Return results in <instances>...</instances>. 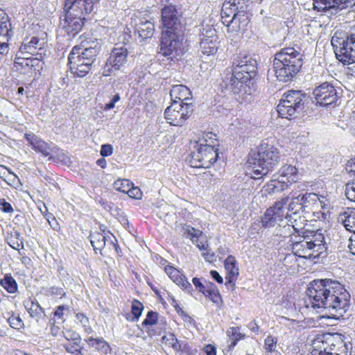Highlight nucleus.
Segmentation results:
<instances>
[{
    "instance_id": "obj_1",
    "label": "nucleus",
    "mask_w": 355,
    "mask_h": 355,
    "mask_svg": "<svg viewBox=\"0 0 355 355\" xmlns=\"http://www.w3.org/2000/svg\"><path fill=\"white\" fill-rule=\"evenodd\" d=\"M309 303L318 312L326 311L328 318L340 320L349 309L350 295L338 281L315 279L306 291Z\"/></svg>"
},
{
    "instance_id": "obj_2",
    "label": "nucleus",
    "mask_w": 355,
    "mask_h": 355,
    "mask_svg": "<svg viewBox=\"0 0 355 355\" xmlns=\"http://www.w3.org/2000/svg\"><path fill=\"white\" fill-rule=\"evenodd\" d=\"M289 199H291L288 205V210L291 214L286 213V220L291 224L284 226V229H288L291 233V229L296 232H300L306 225V220L304 216H301L300 211L304 214L312 212L315 208L319 206L323 207V200L324 197L320 198L315 193H300L291 192Z\"/></svg>"
},
{
    "instance_id": "obj_3",
    "label": "nucleus",
    "mask_w": 355,
    "mask_h": 355,
    "mask_svg": "<svg viewBox=\"0 0 355 355\" xmlns=\"http://www.w3.org/2000/svg\"><path fill=\"white\" fill-rule=\"evenodd\" d=\"M327 250L325 237L320 231L313 232L311 235L304 236L302 240L293 243V253L287 254L283 263L292 267L297 261L296 257L304 259H315L324 257Z\"/></svg>"
},
{
    "instance_id": "obj_4",
    "label": "nucleus",
    "mask_w": 355,
    "mask_h": 355,
    "mask_svg": "<svg viewBox=\"0 0 355 355\" xmlns=\"http://www.w3.org/2000/svg\"><path fill=\"white\" fill-rule=\"evenodd\" d=\"M257 73V62L255 60L243 56L234 59L233 69L230 78L225 77L227 87L235 94L244 95L250 94L249 84Z\"/></svg>"
},
{
    "instance_id": "obj_5",
    "label": "nucleus",
    "mask_w": 355,
    "mask_h": 355,
    "mask_svg": "<svg viewBox=\"0 0 355 355\" xmlns=\"http://www.w3.org/2000/svg\"><path fill=\"white\" fill-rule=\"evenodd\" d=\"M101 50V44L98 40L87 42L83 46H73L68 56L71 72L78 77H85L90 71Z\"/></svg>"
},
{
    "instance_id": "obj_6",
    "label": "nucleus",
    "mask_w": 355,
    "mask_h": 355,
    "mask_svg": "<svg viewBox=\"0 0 355 355\" xmlns=\"http://www.w3.org/2000/svg\"><path fill=\"white\" fill-rule=\"evenodd\" d=\"M303 65L302 54L293 47L282 49L275 53L273 68L277 78L288 82L299 73Z\"/></svg>"
},
{
    "instance_id": "obj_7",
    "label": "nucleus",
    "mask_w": 355,
    "mask_h": 355,
    "mask_svg": "<svg viewBox=\"0 0 355 355\" xmlns=\"http://www.w3.org/2000/svg\"><path fill=\"white\" fill-rule=\"evenodd\" d=\"M279 153L273 145L262 141L257 150L249 154L248 162L253 165L254 179L266 175L279 161Z\"/></svg>"
},
{
    "instance_id": "obj_8",
    "label": "nucleus",
    "mask_w": 355,
    "mask_h": 355,
    "mask_svg": "<svg viewBox=\"0 0 355 355\" xmlns=\"http://www.w3.org/2000/svg\"><path fill=\"white\" fill-rule=\"evenodd\" d=\"M187 159V162L193 168H209L216 162L218 157L217 149L211 144H207L206 139L202 138L198 141Z\"/></svg>"
},
{
    "instance_id": "obj_9",
    "label": "nucleus",
    "mask_w": 355,
    "mask_h": 355,
    "mask_svg": "<svg viewBox=\"0 0 355 355\" xmlns=\"http://www.w3.org/2000/svg\"><path fill=\"white\" fill-rule=\"evenodd\" d=\"M184 32L163 31L161 37L159 53L171 60L182 55L187 46L184 42Z\"/></svg>"
},
{
    "instance_id": "obj_10",
    "label": "nucleus",
    "mask_w": 355,
    "mask_h": 355,
    "mask_svg": "<svg viewBox=\"0 0 355 355\" xmlns=\"http://www.w3.org/2000/svg\"><path fill=\"white\" fill-rule=\"evenodd\" d=\"M336 58L345 64L355 62V33L336 32L331 40Z\"/></svg>"
},
{
    "instance_id": "obj_11",
    "label": "nucleus",
    "mask_w": 355,
    "mask_h": 355,
    "mask_svg": "<svg viewBox=\"0 0 355 355\" xmlns=\"http://www.w3.org/2000/svg\"><path fill=\"white\" fill-rule=\"evenodd\" d=\"M306 94L300 90L286 92L277 107V111L282 118L290 119L300 113L303 109Z\"/></svg>"
},
{
    "instance_id": "obj_12",
    "label": "nucleus",
    "mask_w": 355,
    "mask_h": 355,
    "mask_svg": "<svg viewBox=\"0 0 355 355\" xmlns=\"http://www.w3.org/2000/svg\"><path fill=\"white\" fill-rule=\"evenodd\" d=\"M312 94L316 103L321 106H336L340 103L342 89L331 83L324 82L313 89Z\"/></svg>"
},
{
    "instance_id": "obj_13",
    "label": "nucleus",
    "mask_w": 355,
    "mask_h": 355,
    "mask_svg": "<svg viewBox=\"0 0 355 355\" xmlns=\"http://www.w3.org/2000/svg\"><path fill=\"white\" fill-rule=\"evenodd\" d=\"M161 19L164 31L184 32V19L175 6H165L161 10Z\"/></svg>"
},
{
    "instance_id": "obj_14",
    "label": "nucleus",
    "mask_w": 355,
    "mask_h": 355,
    "mask_svg": "<svg viewBox=\"0 0 355 355\" xmlns=\"http://www.w3.org/2000/svg\"><path fill=\"white\" fill-rule=\"evenodd\" d=\"M128 65V51L126 48L115 47L112 51L109 58L107 59L103 76H109L114 71H123Z\"/></svg>"
},
{
    "instance_id": "obj_15",
    "label": "nucleus",
    "mask_w": 355,
    "mask_h": 355,
    "mask_svg": "<svg viewBox=\"0 0 355 355\" xmlns=\"http://www.w3.org/2000/svg\"><path fill=\"white\" fill-rule=\"evenodd\" d=\"M289 197H285L275 202L272 207L268 208L261 218V226L263 227H272L279 225L286 219L284 207L287 205Z\"/></svg>"
},
{
    "instance_id": "obj_16",
    "label": "nucleus",
    "mask_w": 355,
    "mask_h": 355,
    "mask_svg": "<svg viewBox=\"0 0 355 355\" xmlns=\"http://www.w3.org/2000/svg\"><path fill=\"white\" fill-rule=\"evenodd\" d=\"M331 355H348L349 347L340 334H327L320 340Z\"/></svg>"
},
{
    "instance_id": "obj_17",
    "label": "nucleus",
    "mask_w": 355,
    "mask_h": 355,
    "mask_svg": "<svg viewBox=\"0 0 355 355\" xmlns=\"http://www.w3.org/2000/svg\"><path fill=\"white\" fill-rule=\"evenodd\" d=\"M202 37L200 43V51L205 55H214L218 48V36L216 29L211 26L203 28L200 35Z\"/></svg>"
},
{
    "instance_id": "obj_18",
    "label": "nucleus",
    "mask_w": 355,
    "mask_h": 355,
    "mask_svg": "<svg viewBox=\"0 0 355 355\" xmlns=\"http://www.w3.org/2000/svg\"><path fill=\"white\" fill-rule=\"evenodd\" d=\"M66 11L65 18L62 24L65 32L72 37H75L83 28L85 16L78 15L69 9H64Z\"/></svg>"
},
{
    "instance_id": "obj_19",
    "label": "nucleus",
    "mask_w": 355,
    "mask_h": 355,
    "mask_svg": "<svg viewBox=\"0 0 355 355\" xmlns=\"http://www.w3.org/2000/svg\"><path fill=\"white\" fill-rule=\"evenodd\" d=\"M100 0H65L64 9H69L80 16L91 13Z\"/></svg>"
},
{
    "instance_id": "obj_20",
    "label": "nucleus",
    "mask_w": 355,
    "mask_h": 355,
    "mask_svg": "<svg viewBox=\"0 0 355 355\" xmlns=\"http://www.w3.org/2000/svg\"><path fill=\"white\" fill-rule=\"evenodd\" d=\"M193 112L192 103H185V107L180 111H170L166 108L164 117L168 123L174 126H182Z\"/></svg>"
},
{
    "instance_id": "obj_21",
    "label": "nucleus",
    "mask_w": 355,
    "mask_h": 355,
    "mask_svg": "<svg viewBox=\"0 0 355 355\" xmlns=\"http://www.w3.org/2000/svg\"><path fill=\"white\" fill-rule=\"evenodd\" d=\"M313 8L319 12L330 9H345L355 6V0H313Z\"/></svg>"
},
{
    "instance_id": "obj_22",
    "label": "nucleus",
    "mask_w": 355,
    "mask_h": 355,
    "mask_svg": "<svg viewBox=\"0 0 355 355\" xmlns=\"http://www.w3.org/2000/svg\"><path fill=\"white\" fill-rule=\"evenodd\" d=\"M131 24L135 26V31L142 40L153 37L155 31L154 24L148 19L135 16L131 19Z\"/></svg>"
},
{
    "instance_id": "obj_23",
    "label": "nucleus",
    "mask_w": 355,
    "mask_h": 355,
    "mask_svg": "<svg viewBox=\"0 0 355 355\" xmlns=\"http://www.w3.org/2000/svg\"><path fill=\"white\" fill-rule=\"evenodd\" d=\"M44 44V39H40L36 36L26 37L19 48V54L33 55L37 53V49L42 48Z\"/></svg>"
},
{
    "instance_id": "obj_24",
    "label": "nucleus",
    "mask_w": 355,
    "mask_h": 355,
    "mask_svg": "<svg viewBox=\"0 0 355 355\" xmlns=\"http://www.w3.org/2000/svg\"><path fill=\"white\" fill-rule=\"evenodd\" d=\"M111 237H113L114 241H116L112 234H110V232L106 233L105 230H103V233L98 232H92L89 236L91 245L96 253L98 250L101 253V251L105 246L106 243H109Z\"/></svg>"
},
{
    "instance_id": "obj_25",
    "label": "nucleus",
    "mask_w": 355,
    "mask_h": 355,
    "mask_svg": "<svg viewBox=\"0 0 355 355\" xmlns=\"http://www.w3.org/2000/svg\"><path fill=\"white\" fill-rule=\"evenodd\" d=\"M165 272L168 277L183 290L190 292L192 289L191 284L187 281L185 276H184L178 270L172 267L167 266L165 268Z\"/></svg>"
},
{
    "instance_id": "obj_26",
    "label": "nucleus",
    "mask_w": 355,
    "mask_h": 355,
    "mask_svg": "<svg viewBox=\"0 0 355 355\" xmlns=\"http://www.w3.org/2000/svg\"><path fill=\"white\" fill-rule=\"evenodd\" d=\"M26 139L32 148L37 152L41 153L44 157H47L50 154V147L48 144L42 140L33 133H26L24 135Z\"/></svg>"
},
{
    "instance_id": "obj_27",
    "label": "nucleus",
    "mask_w": 355,
    "mask_h": 355,
    "mask_svg": "<svg viewBox=\"0 0 355 355\" xmlns=\"http://www.w3.org/2000/svg\"><path fill=\"white\" fill-rule=\"evenodd\" d=\"M227 23V27L231 31H239L244 30L249 22L247 13H234L230 21H225Z\"/></svg>"
},
{
    "instance_id": "obj_28",
    "label": "nucleus",
    "mask_w": 355,
    "mask_h": 355,
    "mask_svg": "<svg viewBox=\"0 0 355 355\" xmlns=\"http://www.w3.org/2000/svg\"><path fill=\"white\" fill-rule=\"evenodd\" d=\"M171 101H178L181 103H189L191 100V93L190 89L185 85H173L170 91Z\"/></svg>"
},
{
    "instance_id": "obj_29",
    "label": "nucleus",
    "mask_w": 355,
    "mask_h": 355,
    "mask_svg": "<svg viewBox=\"0 0 355 355\" xmlns=\"http://www.w3.org/2000/svg\"><path fill=\"white\" fill-rule=\"evenodd\" d=\"M225 268L227 271V276L225 277V285L234 284L239 275V268L236 266L235 257L230 255L227 257L224 262Z\"/></svg>"
},
{
    "instance_id": "obj_30",
    "label": "nucleus",
    "mask_w": 355,
    "mask_h": 355,
    "mask_svg": "<svg viewBox=\"0 0 355 355\" xmlns=\"http://www.w3.org/2000/svg\"><path fill=\"white\" fill-rule=\"evenodd\" d=\"M338 219L347 230L355 233V209L347 208L345 211L338 215Z\"/></svg>"
},
{
    "instance_id": "obj_31",
    "label": "nucleus",
    "mask_w": 355,
    "mask_h": 355,
    "mask_svg": "<svg viewBox=\"0 0 355 355\" xmlns=\"http://www.w3.org/2000/svg\"><path fill=\"white\" fill-rule=\"evenodd\" d=\"M11 24L8 15L0 10V39L10 38L11 36Z\"/></svg>"
},
{
    "instance_id": "obj_32",
    "label": "nucleus",
    "mask_w": 355,
    "mask_h": 355,
    "mask_svg": "<svg viewBox=\"0 0 355 355\" xmlns=\"http://www.w3.org/2000/svg\"><path fill=\"white\" fill-rule=\"evenodd\" d=\"M280 178H283L290 184L295 182L297 180V169L291 165H285L279 171Z\"/></svg>"
},
{
    "instance_id": "obj_33",
    "label": "nucleus",
    "mask_w": 355,
    "mask_h": 355,
    "mask_svg": "<svg viewBox=\"0 0 355 355\" xmlns=\"http://www.w3.org/2000/svg\"><path fill=\"white\" fill-rule=\"evenodd\" d=\"M85 341L89 347L95 348L102 354H107L110 350V345L103 338H94L93 337L87 338Z\"/></svg>"
},
{
    "instance_id": "obj_34",
    "label": "nucleus",
    "mask_w": 355,
    "mask_h": 355,
    "mask_svg": "<svg viewBox=\"0 0 355 355\" xmlns=\"http://www.w3.org/2000/svg\"><path fill=\"white\" fill-rule=\"evenodd\" d=\"M289 184V182L279 177L273 178L267 184V191L270 193L283 191L288 189Z\"/></svg>"
},
{
    "instance_id": "obj_35",
    "label": "nucleus",
    "mask_w": 355,
    "mask_h": 355,
    "mask_svg": "<svg viewBox=\"0 0 355 355\" xmlns=\"http://www.w3.org/2000/svg\"><path fill=\"white\" fill-rule=\"evenodd\" d=\"M0 285L9 293L17 291V284L10 274H6L0 280Z\"/></svg>"
},
{
    "instance_id": "obj_36",
    "label": "nucleus",
    "mask_w": 355,
    "mask_h": 355,
    "mask_svg": "<svg viewBox=\"0 0 355 355\" xmlns=\"http://www.w3.org/2000/svg\"><path fill=\"white\" fill-rule=\"evenodd\" d=\"M7 241L8 244L15 250H20L24 248V239L17 231L12 232Z\"/></svg>"
},
{
    "instance_id": "obj_37",
    "label": "nucleus",
    "mask_w": 355,
    "mask_h": 355,
    "mask_svg": "<svg viewBox=\"0 0 355 355\" xmlns=\"http://www.w3.org/2000/svg\"><path fill=\"white\" fill-rule=\"evenodd\" d=\"M227 336L232 341L230 345V348L234 347L236 345L237 342L241 339H243L245 336V335L241 332L240 327H230L227 330Z\"/></svg>"
},
{
    "instance_id": "obj_38",
    "label": "nucleus",
    "mask_w": 355,
    "mask_h": 355,
    "mask_svg": "<svg viewBox=\"0 0 355 355\" xmlns=\"http://www.w3.org/2000/svg\"><path fill=\"white\" fill-rule=\"evenodd\" d=\"M206 297H209L214 303L218 304L221 300L220 295L216 286L211 282L207 286L206 289L202 293Z\"/></svg>"
},
{
    "instance_id": "obj_39",
    "label": "nucleus",
    "mask_w": 355,
    "mask_h": 355,
    "mask_svg": "<svg viewBox=\"0 0 355 355\" xmlns=\"http://www.w3.org/2000/svg\"><path fill=\"white\" fill-rule=\"evenodd\" d=\"M26 309L30 315L37 321L45 316L44 309L37 302H31V306H26Z\"/></svg>"
},
{
    "instance_id": "obj_40",
    "label": "nucleus",
    "mask_w": 355,
    "mask_h": 355,
    "mask_svg": "<svg viewBox=\"0 0 355 355\" xmlns=\"http://www.w3.org/2000/svg\"><path fill=\"white\" fill-rule=\"evenodd\" d=\"M69 313V306L67 305H60L54 311V316L63 323L67 318Z\"/></svg>"
},
{
    "instance_id": "obj_41",
    "label": "nucleus",
    "mask_w": 355,
    "mask_h": 355,
    "mask_svg": "<svg viewBox=\"0 0 355 355\" xmlns=\"http://www.w3.org/2000/svg\"><path fill=\"white\" fill-rule=\"evenodd\" d=\"M232 9L236 11L235 13H245L248 5V0H230Z\"/></svg>"
},
{
    "instance_id": "obj_42",
    "label": "nucleus",
    "mask_w": 355,
    "mask_h": 355,
    "mask_svg": "<svg viewBox=\"0 0 355 355\" xmlns=\"http://www.w3.org/2000/svg\"><path fill=\"white\" fill-rule=\"evenodd\" d=\"M277 339L271 335H268L264 340V349L266 351V354L272 353L277 352Z\"/></svg>"
},
{
    "instance_id": "obj_43",
    "label": "nucleus",
    "mask_w": 355,
    "mask_h": 355,
    "mask_svg": "<svg viewBox=\"0 0 355 355\" xmlns=\"http://www.w3.org/2000/svg\"><path fill=\"white\" fill-rule=\"evenodd\" d=\"M76 319L78 322L82 325L85 333L89 334L92 332V329L89 325V318L85 315L81 313H76Z\"/></svg>"
},
{
    "instance_id": "obj_44",
    "label": "nucleus",
    "mask_w": 355,
    "mask_h": 355,
    "mask_svg": "<svg viewBox=\"0 0 355 355\" xmlns=\"http://www.w3.org/2000/svg\"><path fill=\"white\" fill-rule=\"evenodd\" d=\"M185 233H187V237L189 238L193 243H198L202 234L200 230L191 226L187 227Z\"/></svg>"
},
{
    "instance_id": "obj_45",
    "label": "nucleus",
    "mask_w": 355,
    "mask_h": 355,
    "mask_svg": "<svg viewBox=\"0 0 355 355\" xmlns=\"http://www.w3.org/2000/svg\"><path fill=\"white\" fill-rule=\"evenodd\" d=\"M15 64L21 66L24 69L33 67V64L30 61L29 57H26V55H22L21 54H19V52L16 55L15 59Z\"/></svg>"
},
{
    "instance_id": "obj_46",
    "label": "nucleus",
    "mask_w": 355,
    "mask_h": 355,
    "mask_svg": "<svg viewBox=\"0 0 355 355\" xmlns=\"http://www.w3.org/2000/svg\"><path fill=\"white\" fill-rule=\"evenodd\" d=\"M132 183L127 179L118 180L114 182V188L120 192L125 193L128 191L129 187Z\"/></svg>"
},
{
    "instance_id": "obj_47",
    "label": "nucleus",
    "mask_w": 355,
    "mask_h": 355,
    "mask_svg": "<svg viewBox=\"0 0 355 355\" xmlns=\"http://www.w3.org/2000/svg\"><path fill=\"white\" fill-rule=\"evenodd\" d=\"M144 305L138 300H134L132 304V313L137 321L141 315Z\"/></svg>"
},
{
    "instance_id": "obj_48",
    "label": "nucleus",
    "mask_w": 355,
    "mask_h": 355,
    "mask_svg": "<svg viewBox=\"0 0 355 355\" xmlns=\"http://www.w3.org/2000/svg\"><path fill=\"white\" fill-rule=\"evenodd\" d=\"M157 322V313L150 311L148 312L146 319L143 321L144 326H153Z\"/></svg>"
},
{
    "instance_id": "obj_49",
    "label": "nucleus",
    "mask_w": 355,
    "mask_h": 355,
    "mask_svg": "<svg viewBox=\"0 0 355 355\" xmlns=\"http://www.w3.org/2000/svg\"><path fill=\"white\" fill-rule=\"evenodd\" d=\"M345 193L347 199L355 202V182H349L346 184Z\"/></svg>"
},
{
    "instance_id": "obj_50",
    "label": "nucleus",
    "mask_w": 355,
    "mask_h": 355,
    "mask_svg": "<svg viewBox=\"0 0 355 355\" xmlns=\"http://www.w3.org/2000/svg\"><path fill=\"white\" fill-rule=\"evenodd\" d=\"M3 180L10 186L17 187L19 184V180L18 177L12 172H9L7 173L6 177H4Z\"/></svg>"
},
{
    "instance_id": "obj_51",
    "label": "nucleus",
    "mask_w": 355,
    "mask_h": 355,
    "mask_svg": "<svg viewBox=\"0 0 355 355\" xmlns=\"http://www.w3.org/2000/svg\"><path fill=\"white\" fill-rule=\"evenodd\" d=\"M8 322L10 324V326L15 329H19L24 325V323L19 315H11L8 318Z\"/></svg>"
},
{
    "instance_id": "obj_52",
    "label": "nucleus",
    "mask_w": 355,
    "mask_h": 355,
    "mask_svg": "<svg viewBox=\"0 0 355 355\" xmlns=\"http://www.w3.org/2000/svg\"><path fill=\"white\" fill-rule=\"evenodd\" d=\"M64 337L67 340L74 341V345H78V342L80 340V337L78 333L74 331L67 329L63 331Z\"/></svg>"
},
{
    "instance_id": "obj_53",
    "label": "nucleus",
    "mask_w": 355,
    "mask_h": 355,
    "mask_svg": "<svg viewBox=\"0 0 355 355\" xmlns=\"http://www.w3.org/2000/svg\"><path fill=\"white\" fill-rule=\"evenodd\" d=\"M43 182L52 191H56L59 190L58 183L52 177L48 175L44 176Z\"/></svg>"
},
{
    "instance_id": "obj_54",
    "label": "nucleus",
    "mask_w": 355,
    "mask_h": 355,
    "mask_svg": "<svg viewBox=\"0 0 355 355\" xmlns=\"http://www.w3.org/2000/svg\"><path fill=\"white\" fill-rule=\"evenodd\" d=\"M130 198L134 199H141L142 196V192L140 189L137 187H129L128 191L125 192Z\"/></svg>"
},
{
    "instance_id": "obj_55",
    "label": "nucleus",
    "mask_w": 355,
    "mask_h": 355,
    "mask_svg": "<svg viewBox=\"0 0 355 355\" xmlns=\"http://www.w3.org/2000/svg\"><path fill=\"white\" fill-rule=\"evenodd\" d=\"M45 218L47 220L49 225L51 227L56 231H58L60 230V225L58 223L55 218L53 216V214L49 213L45 215Z\"/></svg>"
},
{
    "instance_id": "obj_56",
    "label": "nucleus",
    "mask_w": 355,
    "mask_h": 355,
    "mask_svg": "<svg viewBox=\"0 0 355 355\" xmlns=\"http://www.w3.org/2000/svg\"><path fill=\"white\" fill-rule=\"evenodd\" d=\"M0 209L5 213H12V205L3 198H0Z\"/></svg>"
},
{
    "instance_id": "obj_57",
    "label": "nucleus",
    "mask_w": 355,
    "mask_h": 355,
    "mask_svg": "<svg viewBox=\"0 0 355 355\" xmlns=\"http://www.w3.org/2000/svg\"><path fill=\"white\" fill-rule=\"evenodd\" d=\"M185 107V104L178 101H172L171 105L167 108H170V111H180Z\"/></svg>"
},
{
    "instance_id": "obj_58",
    "label": "nucleus",
    "mask_w": 355,
    "mask_h": 355,
    "mask_svg": "<svg viewBox=\"0 0 355 355\" xmlns=\"http://www.w3.org/2000/svg\"><path fill=\"white\" fill-rule=\"evenodd\" d=\"M112 151L113 148L110 144H103L101 146L100 153L101 156L107 157L110 155Z\"/></svg>"
},
{
    "instance_id": "obj_59",
    "label": "nucleus",
    "mask_w": 355,
    "mask_h": 355,
    "mask_svg": "<svg viewBox=\"0 0 355 355\" xmlns=\"http://www.w3.org/2000/svg\"><path fill=\"white\" fill-rule=\"evenodd\" d=\"M120 99H121V97H120L119 94H115L113 96L112 99L108 103L105 104L104 109L105 110H111V109L114 108L115 107V103H117L118 101H119Z\"/></svg>"
},
{
    "instance_id": "obj_60",
    "label": "nucleus",
    "mask_w": 355,
    "mask_h": 355,
    "mask_svg": "<svg viewBox=\"0 0 355 355\" xmlns=\"http://www.w3.org/2000/svg\"><path fill=\"white\" fill-rule=\"evenodd\" d=\"M194 286L198 288L199 291L201 293H203L205 290L206 289L207 286H204L201 282L200 279L198 277H194L192 280Z\"/></svg>"
},
{
    "instance_id": "obj_61",
    "label": "nucleus",
    "mask_w": 355,
    "mask_h": 355,
    "mask_svg": "<svg viewBox=\"0 0 355 355\" xmlns=\"http://www.w3.org/2000/svg\"><path fill=\"white\" fill-rule=\"evenodd\" d=\"M204 351L207 355H216V348L212 345H207Z\"/></svg>"
},
{
    "instance_id": "obj_62",
    "label": "nucleus",
    "mask_w": 355,
    "mask_h": 355,
    "mask_svg": "<svg viewBox=\"0 0 355 355\" xmlns=\"http://www.w3.org/2000/svg\"><path fill=\"white\" fill-rule=\"evenodd\" d=\"M210 275L216 282L218 284L223 283V279L216 270H211Z\"/></svg>"
},
{
    "instance_id": "obj_63",
    "label": "nucleus",
    "mask_w": 355,
    "mask_h": 355,
    "mask_svg": "<svg viewBox=\"0 0 355 355\" xmlns=\"http://www.w3.org/2000/svg\"><path fill=\"white\" fill-rule=\"evenodd\" d=\"M9 38L0 39V53L3 54L8 49L7 42Z\"/></svg>"
},
{
    "instance_id": "obj_64",
    "label": "nucleus",
    "mask_w": 355,
    "mask_h": 355,
    "mask_svg": "<svg viewBox=\"0 0 355 355\" xmlns=\"http://www.w3.org/2000/svg\"><path fill=\"white\" fill-rule=\"evenodd\" d=\"M75 345H71V344L65 345L64 348H65L66 351L68 352L69 353L74 354L78 349L75 347Z\"/></svg>"
}]
</instances>
